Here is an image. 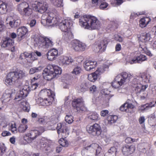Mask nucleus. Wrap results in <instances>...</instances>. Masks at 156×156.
Instances as JSON below:
<instances>
[{"label":"nucleus","instance_id":"1","mask_svg":"<svg viewBox=\"0 0 156 156\" xmlns=\"http://www.w3.org/2000/svg\"><path fill=\"white\" fill-rule=\"evenodd\" d=\"M79 25L84 29L92 30L98 29L100 27L101 23L95 16L85 15L79 19Z\"/></svg>","mask_w":156,"mask_h":156},{"label":"nucleus","instance_id":"2","mask_svg":"<svg viewBox=\"0 0 156 156\" xmlns=\"http://www.w3.org/2000/svg\"><path fill=\"white\" fill-rule=\"evenodd\" d=\"M62 71L61 68L58 66L49 64L43 70V77L45 80H50L57 75L60 74Z\"/></svg>","mask_w":156,"mask_h":156},{"label":"nucleus","instance_id":"3","mask_svg":"<svg viewBox=\"0 0 156 156\" xmlns=\"http://www.w3.org/2000/svg\"><path fill=\"white\" fill-rule=\"evenodd\" d=\"M26 76L25 72L21 70H17L15 71L9 73L5 80L6 84L12 85L15 83H18Z\"/></svg>","mask_w":156,"mask_h":156},{"label":"nucleus","instance_id":"4","mask_svg":"<svg viewBox=\"0 0 156 156\" xmlns=\"http://www.w3.org/2000/svg\"><path fill=\"white\" fill-rule=\"evenodd\" d=\"M37 44L44 48H48L53 45V42L49 38L44 36H40L35 38Z\"/></svg>","mask_w":156,"mask_h":156},{"label":"nucleus","instance_id":"5","mask_svg":"<svg viewBox=\"0 0 156 156\" xmlns=\"http://www.w3.org/2000/svg\"><path fill=\"white\" fill-rule=\"evenodd\" d=\"M86 129L89 134L94 136H98L102 132L100 125L97 123H95L92 125H87Z\"/></svg>","mask_w":156,"mask_h":156},{"label":"nucleus","instance_id":"6","mask_svg":"<svg viewBox=\"0 0 156 156\" xmlns=\"http://www.w3.org/2000/svg\"><path fill=\"white\" fill-rule=\"evenodd\" d=\"M84 101L82 97L74 99L72 101L71 105L74 109L77 111H83L84 108Z\"/></svg>","mask_w":156,"mask_h":156},{"label":"nucleus","instance_id":"7","mask_svg":"<svg viewBox=\"0 0 156 156\" xmlns=\"http://www.w3.org/2000/svg\"><path fill=\"white\" fill-rule=\"evenodd\" d=\"M28 88L29 87L26 86L22 90L17 92L15 95L13 96V97L15 96L14 100L19 101L24 98L29 94V89Z\"/></svg>","mask_w":156,"mask_h":156},{"label":"nucleus","instance_id":"8","mask_svg":"<svg viewBox=\"0 0 156 156\" xmlns=\"http://www.w3.org/2000/svg\"><path fill=\"white\" fill-rule=\"evenodd\" d=\"M72 24V22L71 20L65 19L59 23L58 27L62 31L66 32L70 30Z\"/></svg>","mask_w":156,"mask_h":156},{"label":"nucleus","instance_id":"9","mask_svg":"<svg viewBox=\"0 0 156 156\" xmlns=\"http://www.w3.org/2000/svg\"><path fill=\"white\" fill-rule=\"evenodd\" d=\"M135 147L134 145L126 144L122 147V151L124 155L125 156H128L135 152Z\"/></svg>","mask_w":156,"mask_h":156},{"label":"nucleus","instance_id":"10","mask_svg":"<svg viewBox=\"0 0 156 156\" xmlns=\"http://www.w3.org/2000/svg\"><path fill=\"white\" fill-rule=\"evenodd\" d=\"M40 135L38 131L36 130H32L27 133L24 136V140L27 142H30Z\"/></svg>","mask_w":156,"mask_h":156},{"label":"nucleus","instance_id":"11","mask_svg":"<svg viewBox=\"0 0 156 156\" xmlns=\"http://www.w3.org/2000/svg\"><path fill=\"white\" fill-rule=\"evenodd\" d=\"M48 7L47 3L42 1L38 2L34 7V8L38 12L43 13L47 10Z\"/></svg>","mask_w":156,"mask_h":156},{"label":"nucleus","instance_id":"12","mask_svg":"<svg viewBox=\"0 0 156 156\" xmlns=\"http://www.w3.org/2000/svg\"><path fill=\"white\" fill-rule=\"evenodd\" d=\"M72 46L76 51H83L86 48V45L79 41L74 40L72 43Z\"/></svg>","mask_w":156,"mask_h":156},{"label":"nucleus","instance_id":"13","mask_svg":"<svg viewBox=\"0 0 156 156\" xmlns=\"http://www.w3.org/2000/svg\"><path fill=\"white\" fill-rule=\"evenodd\" d=\"M133 56V58L129 62L131 64L136 63H141L147 60V58L145 55L139 53H135Z\"/></svg>","mask_w":156,"mask_h":156},{"label":"nucleus","instance_id":"14","mask_svg":"<svg viewBox=\"0 0 156 156\" xmlns=\"http://www.w3.org/2000/svg\"><path fill=\"white\" fill-rule=\"evenodd\" d=\"M148 85H142L140 84H137L134 87H135V91L137 96H140L141 99H144L146 98L145 96H141L140 94L141 93L144 94L145 90L147 87Z\"/></svg>","mask_w":156,"mask_h":156},{"label":"nucleus","instance_id":"15","mask_svg":"<svg viewBox=\"0 0 156 156\" xmlns=\"http://www.w3.org/2000/svg\"><path fill=\"white\" fill-rule=\"evenodd\" d=\"M104 72V70L103 69L98 68L94 72L88 75V79L91 82H94L99 76Z\"/></svg>","mask_w":156,"mask_h":156},{"label":"nucleus","instance_id":"16","mask_svg":"<svg viewBox=\"0 0 156 156\" xmlns=\"http://www.w3.org/2000/svg\"><path fill=\"white\" fill-rule=\"evenodd\" d=\"M53 15V13L51 12L49 13V15L46 17V19H44L46 15L44 14H43L41 17V23L44 26H52V20Z\"/></svg>","mask_w":156,"mask_h":156},{"label":"nucleus","instance_id":"17","mask_svg":"<svg viewBox=\"0 0 156 156\" xmlns=\"http://www.w3.org/2000/svg\"><path fill=\"white\" fill-rule=\"evenodd\" d=\"M36 104L39 106H48L52 104L51 101L46 98L39 97L36 99Z\"/></svg>","mask_w":156,"mask_h":156},{"label":"nucleus","instance_id":"18","mask_svg":"<svg viewBox=\"0 0 156 156\" xmlns=\"http://www.w3.org/2000/svg\"><path fill=\"white\" fill-rule=\"evenodd\" d=\"M119 76L120 81L118 83L120 85L123 84L127 80H129L132 75L126 72H122L120 74L118 75Z\"/></svg>","mask_w":156,"mask_h":156},{"label":"nucleus","instance_id":"19","mask_svg":"<svg viewBox=\"0 0 156 156\" xmlns=\"http://www.w3.org/2000/svg\"><path fill=\"white\" fill-rule=\"evenodd\" d=\"M28 32L27 29L25 27H22L17 30V41H20L24 37L25 35Z\"/></svg>","mask_w":156,"mask_h":156},{"label":"nucleus","instance_id":"20","mask_svg":"<svg viewBox=\"0 0 156 156\" xmlns=\"http://www.w3.org/2000/svg\"><path fill=\"white\" fill-rule=\"evenodd\" d=\"M39 95V97L43 98H46V97H51L53 98L55 95L54 93L50 89H44L40 91Z\"/></svg>","mask_w":156,"mask_h":156},{"label":"nucleus","instance_id":"21","mask_svg":"<svg viewBox=\"0 0 156 156\" xmlns=\"http://www.w3.org/2000/svg\"><path fill=\"white\" fill-rule=\"evenodd\" d=\"M97 64L96 61L87 60L85 62L84 67L86 70L89 71L96 68Z\"/></svg>","mask_w":156,"mask_h":156},{"label":"nucleus","instance_id":"22","mask_svg":"<svg viewBox=\"0 0 156 156\" xmlns=\"http://www.w3.org/2000/svg\"><path fill=\"white\" fill-rule=\"evenodd\" d=\"M40 144L41 147L45 148L46 151H48L50 149V145L51 144L50 140L47 139L44 137L41 138L40 141Z\"/></svg>","mask_w":156,"mask_h":156},{"label":"nucleus","instance_id":"23","mask_svg":"<svg viewBox=\"0 0 156 156\" xmlns=\"http://www.w3.org/2000/svg\"><path fill=\"white\" fill-rule=\"evenodd\" d=\"M85 149L87 150H95L96 151V154H99L101 150V148L99 145L96 143L92 144L90 145L85 147Z\"/></svg>","mask_w":156,"mask_h":156},{"label":"nucleus","instance_id":"24","mask_svg":"<svg viewBox=\"0 0 156 156\" xmlns=\"http://www.w3.org/2000/svg\"><path fill=\"white\" fill-rule=\"evenodd\" d=\"M15 95V93L8 92L5 91V92L3 93L2 98V103H5L8 102L10 99H13V96Z\"/></svg>","mask_w":156,"mask_h":156},{"label":"nucleus","instance_id":"25","mask_svg":"<svg viewBox=\"0 0 156 156\" xmlns=\"http://www.w3.org/2000/svg\"><path fill=\"white\" fill-rule=\"evenodd\" d=\"M24 54L26 60L28 62L31 63L37 58L35 53L33 52L31 53L25 52Z\"/></svg>","mask_w":156,"mask_h":156},{"label":"nucleus","instance_id":"26","mask_svg":"<svg viewBox=\"0 0 156 156\" xmlns=\"http://www.w3.org/2000/svg\"><path fill=\"white\" fill-rule=\"evenodd\" d=\"M58 54V51L55 48H52L48 52L47 58L50 60L52 61L57 56Z\"/></svg>","mask_w":156,"mask_h":156},{"label":"nucleus","instance_id":"27","mask_svg":"<svg viewBox=\"0 0 156 156\" xmlns=\"http://www.w3.org/2000/svg\"><path fill=\"white\" fill-rule=\"evenodd\" d=\"M14 40L12 39L6 37L5 40H3L1 44V46L4 48L9 47L13 45Z\"/></svg>","mask_w":156,"mask_h":156},{"label":"nucleus","instance_id":"28","mask_svg":"<svg viewBox=\"0 0 156 156\" xmlns=\"http://www.w3.org/2000/svg\"><path fill=\"white\" fill-rule=\"evenodd\" d=\"M134 108V105L132 103L126 102L120 108V110L122 112H129V109H132Z\"/></svg>","mask_w":156,"mask_h":156},{"label":"nucleus","instance_id":"29","mask_svg":"<svg viewBox=\"0 0 156 156\" xmlns=\"http://www.w3.org/2000/svg\"><path fill=\"white\" fill-rule=\"evenodd\" d=\"M139 76L141 79L142 82L146 83H149L151 79V76L149 74L147 71L141 73Z\"/></svg>","mask_w":156,"mask_h":156},{"label":"nucleus","instance_id":"30","mask_svg":"<svg viewBox=\"0 0 156 156\" xmlns=\"http://www.w3.org/2000/svg\"><path fill=\"white\" fill-rule=\"evenodd\" d=\"M60 62L62 65H68L73 62V60L68 57L63 56L60 57Z\"/></svg>","mask_w":156,"mask_h":156},{"label":"nucleus","instance_id":"31","mask_svg":"<svg viewBox=\"0 0 156 156\" xmlns=\"http://www.w3.org/2000/svg\"><path fill=\"white\" fill-rule=\"evenodd\" d=\"M40 80L39 77L38 76L34 77L31 79V87H30L31 90H34L37 87L38 85V82L40 81Z\"/></svg>","mask_w":156,"mask_h":156},{"label":"nucleus","instance_id":"32","mask_svg":"<svg viewBox=\"0 0 156 156\" xmlns=\"http://www.w3.org/2000/svg\"><path fill=\"white\" fill-rule=\"evenodd\" d=\"M108 44L107 39H105L101 41L100 44L98 45V48L101 52H104Z\"/></svg>","mask_w":156,"mask_h":156},{"label":"nucleus","instance_id":"33","mask_svg":"<svg viewBox=\"0 0 156 156\" xmlns=\"http://www.w3.org/2000/svg\"><path fill=\"white\" fill-rule=\"evenodd\" d=\"M27 120L25 119H23L22 120V122L25 124H20L18 128V130L20 133H24L28 128V126L26 123H27Z\"/></svg>","mask_w":156,"mask_h":156},{"label":"nucleus","instance_id":"34","mask_svg":"<svg viewBox=\"0 0 156 156\" xmlns=\"http://www.w3.org/2000/svg\"><path fill=\"white\" fill-rule=\"evenodd\" d=\"M119 26L118 22L116 21H110L109 22L108 26L107 27V30H113L117 29Z\"/></svg>","mask_w":156,"mask_h":156},{"label":"nucleus","instance_id":"35","mask_svg":"<svg viewBox=\"0 0 156 156\" xmlns=\"http://www.w3.org/2000/svg\"><path fill=\"white\" fill-rule=\"evenodd\" d=\"M151 21V19L149 17L142 18L140 20V26L142 28L145 27Z\"/></svg>","mask_w":156,"mask_h":156},{"label":"nucleus","instance_id":"36","mask_svg":"<svg viewBox=\"0 0 156 156\" xmlns=\"http://www.w3.org/2000/svg\"><path fill=\"white\" fill-rule=\"evenodd\" d=\"M68 128L66 126V124L65 123H59L57 124L56 129L58 133H61V132L63 131L67 130Z\"/></svg>","mask_w":156,"mask_h":156},{"label":"nucleus","instance_id":"37","mask_svg":"<svg viewBox=\"0 0 156 156\" xmlns=\"http://www.w3.org/2000/svg\"><path fill=\"white\" fill-rule=\"evenodd\" d=\"M8 4L5 2L0 1V15L5 13L7 11Z\"/></svg>","mask_w":156,"mask_h":156},{"label":"nucleus","instance_id":"38","mask_svg":"<svg viewBox=\"0 0 156 156\" xmlns=\"http://www.w3.org/2000/svg\"><path fill=\"white\" fill-rule=\"evenodd\" d=\"M29 6L28 3L26 2H23L18 5L17 10L19 13H20V12H22L23 11Z\"/></svg>","mask_w":156,"mask_h":156},{"label":"nucleus","instance_id":"39","mask_svg":"<svg viewBox=\"0 0 156 156\" xmlns=\"http://www.w3.org/2000/svg\"><path fill=\"white\" fill-rule=\"evenodd\" d=\"M116 148L115 147H111L108 152L105 153L104 156H116Z\"/></svg>","mask_w":156,"mask_h":156},{"label":"nucleus","instance_id":"40","mask_svg":"<svg viewBox=\"0 0 156 156\" xmlns=\"http://www.w3.org/2000/svg\"><path fill=\"white\" fill-rule=\"evenodd\" d=\"M20 106L24 111L27 112L29 111L30 106L29 104L26 101H23L21 102Z\"/></svg>","mask_w":156,"mask_h":156},{"label":"nucleus","instance_id":"41","mask_svg":"<svg viewBox=\"0 0 156 156\" xmlns=\"http://www.w3.org/2000/svg\"><path fill=\"white\" fill-rule=\"evenodd\" d=\"M148 122L151 126H154L156 125V118L154 115L151 114L149 116Z\"/></svg>","mask_w":156,"mask_h":156},{"label":"nucleus","instance_id":"42","mask_svg":"<svg viewBox=\"0 0 156 156\" xmlns=\"http://www.w3.org/2000/svg\"><path fill=\"white\" fill-rule=\"evenodd\" d=\"M151 35L149 33L145 34H142L139 37L140 40L143 42H146L149 41L151 39Z\"/></svg>","mask_w":156,"mask_h":156},{"label":"nucleus","instance_id":"43","mask_svg":"<svg viewBox=\"0 0 156 156\" xmlns=\"http://www.w3.org/2000/svg\"><path fill=\"white\" fill-rule=\"evenodd\" d=\"M32 9L29 6L23 11L22 12H20V13L22 15L28 16H30L32 13Z\"/></svg>","mask_w":156,"mask_h":156},{"label":"nucleus","instance_id":"44","mask_svg":"<svg viewBox=\"0 0 156 156\" xmlns=\"http://www.w3.org/2000/svg\"><path fill=\"white\" fill-rule=\"evenodd\" d=\"M20 20L17 19L14 20L13 21H10L9 23L11 27L16 28L20 25Z\"/></svg>","mask_w":156,"mask_h":156},{"label":"nucleus","instance_id":"45","mask_svg":"<svg viewBox=\"0 0 156 156\" xmlns=\"http://www.w3.org/2000/svg\"><path fill=\"white\" fill-rule=\"evenodd\" d=\"M118 118V116L115 115H110L107 116L106 120L108 123L111 124L115 122Z\"/></svg>","mask_w":156,"mask_h":156},{"label":"nucleus","instance_id":"46","mask_svg":"<svg viewBox=\"0 0 156 156\" xmlns=\"http://www.w3.org/2000/svg\"><path fill=\"white\" fill-rule=\"evenodd\" d=\"M88 118L95 121H97L100 119L99 115L95 112L91 113L89 116Z\"/></svg>","mask_w":156,"mask_h":156},{"label":"nucleus","instance_id":"47","mask_svg":"<svg viewBox=\"0 0 156 156\" xmlns=\"http://www.w3.org/2000/svg\"><path fill=\"white\" fill-rule=\"evenodd\" d=\"M9 129L11 130L12 133H15L17 132L16 123L15 122H12L9 124Z\"/></svg>","mask_w":156,"mask_h":156},{"label":"nucleus","instance_id":"48","mask_svg":"<svg viewBox=\"0 0 156 156\" xmlns=\"http://www.w3.org/2000/svg\"><path fill=\"white\" fill-rule=\"evenodd\" d=\"M119 76H117L115 79V80L113 82L112 84V87L115 88H118L119 87L122 85H120L119 83H118L119 81H120Z\"/></svg>","mask_w":156,"mask_h":156},{"label":"nucleus","instance_id":"49","mask_svg":"<svg viewBox=\"0 0 156 156\" xmlns=\"http://www.w3.org/2000/svg\"><path fill=\"white\" fill-rule=\"evenodd\" d=\"M51 3L57 7H61L63 6V0H51Z\"/></svg>","mask_w":156,"mask_h":156},{"label":"nucleus","instance_id":"50","mask_svg":"<svg viewBox=\"0 0 156 156\" xmlns=\"http://www.w3.org/2000/svg\"><path fill=\"white\" fill-rule=\"evenodd\" d=\"M148 145V144L145 143L141 144L139 147L140 151L144 153H145L147 151Z\"/></svg>","mask_w":156,"mask_h":156},{"label":"nucleus","instance_id":"51","mask_svg":"<svg viewBox=\"0 0 156 156\" xmlns=\"http://www.w3.org/2000/svg\"><path fill=\"white\" fill-rule=\"evenodd\" d=\"M58 134L59 138H65L69 134V129L68 128L67 130L62 132H61V133Z\"/></svg>","mask_w":156,"mask_h":156},{"label":"nucleus","instance_id":"52","mask_svg":"<svg viewBox=\"0 0 156 156\" xmlns=\"http://www.w3.org/2000/svg\"><path fill=\"white\" fill-rule=\"evenodd\" d=\"M89 83L87 82L83 83L80 85L81 90L82 92H85L87 90L89 87Z\"/></svg>","mask_w":156,"mask_h":156},{"label":"nucleus","instance_id":"53","mask_svg":"<svg viewBox=\"0 0 156 156\" xmlns=\"http://www.w3.org/2000/svg\"><path fill=\"white\" fill-rule=\"evenodd\" d=\"M58 143L61 146L63 147H67L69 145L67 140L64 138H61L58 140Z\"/></svg>","mask_w":156,"mask_h":156},{"label":"nucleus","instance_id":"54","mask_svg":"<svg viewBox=\"0 0 156 156\" xmlns=\"http://www.w3.org/2000/svg\"><path fill=\"white\" fill-rule=\"evenodd\" d=\"M52 20V24H51L52 26H58L59 23V18L55 16H53V19Z\"/></svg>","mask_w":156,"mask_h":156},{"label":"nucleus","instance_id":"55","mask_svg":"<svg viewBox=\"0 0 156 156\" xmlns=\"http://www.w3.org/2000/svg\"><path fill=\"white\" fill-rule=\"evenodd\" d=\"M42 70V67L39 66L38 67H33L30 69L29 73L30 74H32L35 73L40 71Z\"/></svg>","mask_w":156,"mask_h":156},{"label":"nucleus","instance_id":"56","mask_svg":"<svg viewBox=\"0 0 156 156\" xmlns=\"http://www.w3.org/2000/svg\"><path fill=\"white\" fill-rule=\"evenodd\" d=\"M81 68L78 66L75 67L72 71V73L76 75H79L82 72Z\"/></svg>","mask_w":156,"mask_h":156},{"label":"nucleus","instance_id":"57","mask_svg":"<svg viewBox=\"0 0 156 156\" xmlns=\"http://www.w3.org/2000/svg\"><path fill=\"white\" fill-rule=\"evenodd\" d=\"M73 118L72 115H67L65 117V120L69 124H71L73 121Z\"/></svg>","mask_w":156,"mask_h":156},{"label":"nucleus","instance_id":"58","mask_svg":"<svg viewBox=\"0 0 156 156\" xmlns=\"http://www.w3.org/2000/svg\"><path fill=\"white\" fill-rule=\"evenodd\" d=\"M141 48L142 49L144 52L147 55L150 56H152V55L150 51L147 49V48L144 46H142Z\"/></svg>","mask_w":156,"mask_h":156},{"label":"nucleus","instance_id":"59","mask_svg":"<svg viewBox=\"0 0 156 156\" xmlns=\"http://www.w3.org/2000/svg\"><path fill=\"white\" fill-rule=\"evenodd\" d=\"M45 117H41L40 116H38L37 121L40 124H43L45 123Z\"/></svg>","mask_w":156,"mask_h":156},{"label":"nucleus","instance_id":"60","mask_svg":"<svg viewBox=\"0 0 156 156\" xmlns=\"http://www.w3.org/2000/svg\"><path fill=\"white\" fill-rule=\"evenodd\" d=\"M108 6V4L105 2H102L100 5L99 8L101 9H104L106 8Z\"/></svg>","mask_w":156,"mask_h":156},{"label":"nucleus","instance_id":"61","mask_svg":"<svg viewBox=\"0 0 156 156\" xmlns=\"http://www.w3.org/2000/svg\"><path fill=\"white\" fill-rule=\"evenodd\" d=\"M141 14L140 13H135V12H133L131 13V15L130 16V19H134L135 18L137 17L139 15H141Z\"/></svg>","mask_w":156,"mask_h":156},{"label":"nucleus","instance_id":"62","mask_svg":"<svg viewBox=\"0 0 156 156\" xmlns=\"http://www.w3.org/2000/svg\"><path fill=\"white\" fill-rule=\"evenodd\" d=\"M109 113V111L107 110H104L100 112V115L101 116L105 117Z\"/></svg>","mask_w":156,"mask_h":156},{"label":"nucleus","instance_id":"63","mask_svg":"<svg viewBox=\"0 0 156 156\" xmlns=\"http://www.w3.org/2000/svg\"><path fill=\"white\" fill-rule=\"evenodd\" d=\"M101 91L102 94H104L105 96L110 95L109 94L110 92L108 89H104Z\"/></svg>","mask_w":156,"mask_h":156},{"label":"nucleus","instance_id":"64","mask_svg":"<svg viewBox=\"0 0 156 156\" xmlns=\"http://www.w3.org/2000/svg\"><path fill=\"white\" fill-rule=\"evenodd\" d=\"M36 23V20L34 19L31 20L30 22L28 23V24H29L30 27H32L35 26Z\"/></svg>","mask_w":156,"mask_h":156}]
</instances>
